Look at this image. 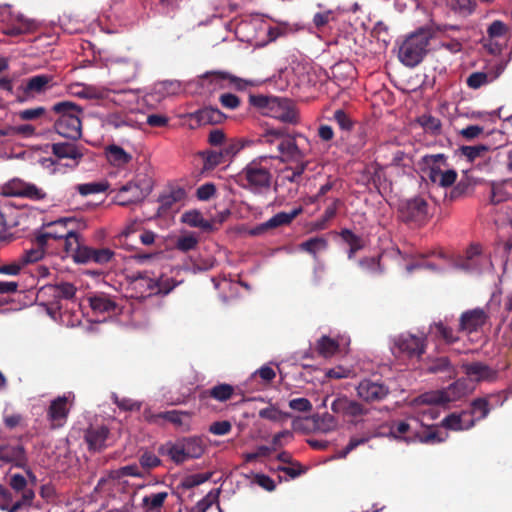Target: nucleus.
<instances>
[{"label":"nucleus","instance_id":"obj_6","mask_svg":"<svg viewBox=\"0 0 512 512\" xmlns=\"http://www.w3.org/2000/svg\"><path fill=\"white\" fill-rule=\"evenodd\" d=\"M390 434L394 439L406 443L438 444L444 441L438 431L430 427H422L417 422H394L390 428Z\"/></svg>","mask_w":512,"mask_h":512},{"label":"nucleus","instance_id":"obj_26","mask_svg":"<svg viewBox=\"0 0 512 512\" xmlns=\"http://www.w3.org/2000/svg\"><path fill=\"white\" fill-rule=\"evenodd\" d=\"M421 170L427 179L435 180L437 174L444 173L447 168V157L444 154H427L421 158Z\"/></svg>","mask_w":512,"mask_h":512},{"label":"nucleus","instance_id":"obj_36","mask_svg":"<svg viewBox=\"0 0 512 512\" xmlns=\"http://www.w3.org/2000/svg\"><path fill=\"white\" fill-rule=\"evenodd\" d=\"M106 157L110 165L116 168H123L132 161V155L124 151L121 146L109 145L106 148Z\"/></svg>","mask_w":512,"mask_h":512},{"label":"nucleus","instance_id":"obj_27","mask_svg":"<svg viewBox=\"0 0 512 512\" xmlns=\"http://www.w3.org/2000/svg\"><path fill=\"white\" fill-rule=\"evenodd\" d=\"M110 431L107 426H90L85 431L84 439L88 450L100 452L107 447V439Z\"/></svg>","mask_w":512,"mask_h":512},{"label":"nucleus","instance_id":"obj_63","mask_svg":"<svg viewBox=\"0 0 512 512\" xmlns=\"http://www.w3.org/2000/svg\"><path fill=\"white\" fill-rule=\"evenodd\" d=\"M140 467L145 471H150L160 466V458L150 451L143 452L139 457Z\"/></svg>","mask_w":512,"mask_h":512},{"label":"nucleus","instance_id":"obj_46","mask_svg":"<svg viewBox=\"0 0 512 512\" xmlns=\"http://www.w3.org/2000/svg\"><path fill=\"white\" fill-rule=\"evenodd\" d=\"M109 479L119 481L125 477L143 478L144 473L141 472L140 467L136 464H129L121 466L118 469L110 470Z\"/></svg>","mask_w":512,"mask_h":512},{"label":"nucleus","instance_id":"obj_9","mask_svg":"<svg viewBox=\"0 0 512 512\" xmlns=\"http://www.w3.org/2000/svg\"><path fill=\"white\" fill-rule=\"evenodd\" d=\"M471 391L465 378H460L445 389L425 392L419 396V403L427 405H443L460 401Z\"/></svg>","mask_w":512,"mask_h":512},{"label":"nucleus","instance_id":"obj_8","mask_svg":"<svg viewBox=\"0 0 512 512\" xmlns=\"http://www.w3.org/2000/svg\"><path fill=\"white\" fill-rule=\"evenodd\" d=\"M8 465L10 468L21 469L26 472L27 477L34 483L36 476L28 466L27 448L22 444V436L16 438L15 442H0V466Z\"/></svg>","mask_w":512,"mask_h":512},{"label":"nucleus","instance_id":"obj_34","mask_svg":"<svg viewBox=\"0 0 512 512\" xmlns=\"http://www.w3.org/2000/svg\"><path fill=\"white\" fill-rule=\"evenodd\" d=\"M88 304H90V308H92L93 312L98 314H112L116 311V303L110 296L104 293L90 296V298H88Z\"/></svg>","mask_w":512,"mask_h":512},{"label":"nucleus","instance_id":"obj_37","mask_svg":"<svg viewBox=\"0 0 512 512\" xmlns=\"http://www.w3.org/2000/svg\"><path fill=\"white\" fill-rule=\"evenodd\" d=\"M512 182L510 179L492 182L490 185V203L498 205L506 200H509L511 193L507 187H511Z\"/></svg>","mask_w":512,"mask_h":512},{"label":"nucleus","instance_id":"obj_55","mask_svg":"<svg viewBox=\"0 0 512 512\" xmlns=\"http://www.w3.org/2000/svg\"><path fill=\"white\" fill-rule=\"evenodd\" d=\"M211 477H212L211 472L195 473V474L187 475L186 478L182 479L181 487L186 490H191V489L209 481V479Z\"/></svg>","mask_w":512,"mask_h":512},{"label":"nucleus","instance_id":"obj_39","mask_svg":"<svg viewBox=\"0 0 512 512\" xmlns=\"http://www.w3.org/2000/svg\"><path fill=\"white\" fill-rule=\"evenodd\" d=\"M301 213H303V208L299 206L292 209L290 212L277 213L274 215V217H271L269 220L262 222V224H265L267 227L274 228L286 226L292 223V221L300 216Z\"/></svg>","mask_w":512,"mask_h":512},{"label":"nucleus","instance_id":"obj_29","mask_svg":"<svg viewBox=\"0 0 512 512\" xmlns=\"http://www.w3.org/2000/svg\"><path fill=\"white\" fill-rule=\"evenodd\" d=\"M43 292L51 295L55 302H59L61 300H73L75 293H77V288L70 282H59L46 285L43 288Z\"/></svg>","mask_w":512,"mask_h":512},{"label":"nucleus","instance_id":"obj_10","mask_svg":"<svg viewBox=\"0 0 512 512\" xmlns=\"http://www.w3.org/2000/svg\"><path fill=\"white\" fill-rule=\"evenodd\" d=\"M278 153H280L281 163L302 164L308 163L306 157L311 153V144L304 135L297 138H285L278 143Z\"/></svg>","mask_w":512,"mask_h":512},{"label":"nucleus","instance_id":"obj_18","mask_svg":"<svg viewBox=\"0 0 512 512\" xmlns=\"http://www.w3.org/2000/svg\"><path fill=\"white\" fill-rule=\"evenodd\" d=\"M203 80L207 81L214 89L235 88L237 91H243L254 83L250 80L241 79L232 74L222 71L206 72Z\"/></svg>","mask_w":512,"mask_h":512},{"label":"nucleus","instance_id":"obj_4","mask_svg":"<svg viewBox=\"0 0 512 512\" xmlns=\"http://www.w3.org/2000/svg\"><path fill=\"white\" fill-rule=\"evenodd\" d=\"M52 111L58 115L54 122L55 133L68 141H78L81 138L80 116L83 109L74 102L62 101L54 104Z\"/></svg>","mask_w":512,"mask_h":512},{"label":"nucleus","instance_id":"obj_12","mask_svg":"<svg viewBox=\"0 0 512 512\" xmlns=\"http://www.w3.org/2000/svg\"><path fill=\"white\" fill-rule=\"evenodd\" d=\"M63 253L73 257L74 262L78 264L95 263L105 265L113 260L114 252L110 248H93L87 245L74 246L73 249L62 247Z\"/></svg>","mask_w":512,"mask_h":512},{"label":"nucleus","instance_id":"obj_20","mask_svg":"<svg viewBox=\"0 0 512 512\" xmlns=\"http://www.w3.org/2000/svg\"><path fill=\"white\" fill-rule=\"evenodd\" d=\"M462 371L474 383H493L497 379V370L481 361L463 363Z\"/></svg>","mask_w":512,"mask_h":512},{"label":"nucleus","instance_id":"obj_2","mask_svg":"<svg viewBox=\"0 0 512 512\" xmlns=\"http://www.w3.org/2000/svg\"><path fill=\"white\" fill-rule=\"evenodd\" d=\"M271 175L267 165V157L260 156L248 162L241 172L237 173V184L253 195H264L270 190Z\"/></svg>","mask_w":512,"mask_h":512},{"label":"nucleus","instance_id":"obj_15","mask_svg":"<svg viewBox=\"0 0 512 512\" xmlns=\"http://www.w3.org/2000/svg\"><path fill=\"white\" fill-rule=\"evenodd\" d=\"M2 195L5 197L26 198L31 201H43L47 194L37 185L20 178H11L2 185Z\"/></svg>","mask_w":512,"mask_h":512},{"label":"nucleus","instance_id":"obj_21","mask_svg":"<svg viewBox=\"0 0 512 512\" xmlns=\"http://www.w3.org/2000/svg\"><path fill=\"white\" fill-rule=\"evenodd\" d=\"M332 411L336 415H341L344 418H349L352 422L361 416H365L369 413V410L365 408L357 400H350L347 396L338 397L332 402Z\"/></svg>","mask_w":512,"mask_h":512},{"label":"nucleus","instance_id":"obj_53","mask_svg":"<svg viewBox=\"0 0 512 512\" xmlns=\"http://www.w3.org/2000/svg\"><path fill=\"white\" fill-rule=\"evenodd\" d=\"M380 255L372 256V257H363L358 260V266H360L361 271L371 275H379L383 270L380 265Z\"/></svg>","mask_w":512,"mask_h":512},{"label":"nucleus","instance_id":"obj_45","mask_svg":"<svg viewBox=\"0 0 512 512\" xmlns=\"http://www.w3.org/2000/svg\"><path fill=\"white\" fill-rule=\"evenodd\" d=\"M427 372L430 374H447L451 376L455 374V368H453L448 357H436L427 365Z\"/></svg>","mask_w":512,"mask_h":512},{"label":"nucleus","instance_id":"obj_47","mask_svg":"<svg viewBox=\"0 0 512 512\" xmlns=\"http://www.w3.org/2000/svg\"><path fill=\"white\" fill-rule=\"evenodd\" d=\"M301 133H295L293 135L285 134V129H268L259 138L261 144L274 145L281 142L285 138H297Z\"/></svg>","mask_w":512,"mask_h":512},{"label":"nucleus","instance_id":"obj_28","mask_svg":"<svg viewBox=\"0 0 512 512\" xmlns=\"http://www.w3.org/2000/svg\"><path fill=\"white\" fill-rule=\"evenodd\" d=\"M190 119L194 120L198 126H206L218 125L226 119V116L220 110L209 106L192 113Z\"/></svg>","mask_w":512,"mask_h":512},{"label":"nucleus","instance_id":"obj_59","mask_svg":"<svg viewBox=\"0 0 512 512\" xmlns=\"http://www.w3.org/2000/svg\"><path fill=\"white\" fill-rule=\"evenodd\" d=\"M339 199L333 200L332 204L328 205L327 208H325L324 215H322L319 220L314 223V228L317 230H324L326 227V223L331 221L337 213V207H339Z\"/></svg>","mask_w":512,"mask_h":512},{"label":"nucleus","instance_id":"obj_64","mask_svg":"<svg viewBox=\"0 0 512 512\" xmlns=\"http://www.w3.org/2000/svg\"><path fill=\"white\" fill-rule=\"evenodd\" d=\"M2 421H4V427L7 430H14L15 428L25 427V418L18 413H5L4 417H2Z\"/></svg>","mask_w":512,"mask_h":512},{"label":"nucleus","instance_id":"obj_56","mask_svg":"<svg viewBox=\"0 0 512 512\" xmlns=\"http://www.w3.org/2000/svg\"><path fill=\"white\" fill-rule=\"evenodd\" d=\"M494 81H496L495 78L489 77L484 72H473L466 78V86L471 89H479Z\"/></svg>","mask_w":512,"mask_h":512},{"label":"nucleus","instance_id":"obj_19","mask_svg":"<svg viewBox=\"0 0 512 512\" xmlns=\"http://www.w3.org/2000/svg\"><path fill=\"white\" fill-rule=\"evenodd\" d=\"M367 145V129L361 127L354 131L341 132L339 146L344 148L347 155L359 156Z\"/></svg>","mask_w":512,"mask_h":512},{"label":"nucleus","instance_id":"obj_44","mask_svg":"<svg viewBox=\"0 0 512 512\" xmlns=\"http://www.w3.org/2000/svg\"><path fill=\"white\" fill-rule=\"evenodd\" d=\"M52 247V244H41L37 241H33V246L26 250L24 254L19 257L18 262L20 263H34L44 256L45 251Z\"/></svg>","mask_w":512,"mask_h":512},{"label":"nucleus","instance_id":"obj_62","mask_svg":"<svg viewBox=\"0 0 512 512\" xmlns=\"http://www.w3.org/2000/svg\"><path fill=\"white\" fill-rule=\"evenodd\" d=\"M418 122L424 130L432 133V135L441 133V121L432 115H423L419 117Z\"/></svg>","mask_w":512,"mask_h":512},{"label":"nucleus","instance_id":"obj_11","mask_svg":"<svg viewBox=\"0 0 512 512\" xmlns=\"http://www.w3.org/2000/svg\"><path fill=\"white\" fill-rule=\"evenodd\" d=\"M152 191V180L149 176L130 181L118 189L115 203L121 207H128L141 202Z\"/></svg>","mask_w":512,"mask_h":512},{"label":"nucleus","instance_id":"obj_60","mask_svg":"<svg viewBox=\"0 0 512 512\" xmlns=\"http://www.w3.org/2000/svg\"><path fill=\"white\" fill-rule=\"evenodd\" d=\"M488 146L486 145H474V146H462L460 152L465 156L466 160L473 162L474 160L484 156L488 153Z\"/></svg>","mask_w":512,"mask_h":512},{"label":"nucleus","instance_id":"obj_33","mask_svg":"<svg viewBox=\"0 0 512 512\" xmlns=\"http://www.w3.org/2000/svg\"><path fill=\"white\" fill-rule=\"evenodd\" d=\"M482 248L478 244H472L466 248L465 255L457 259L456 264L464 271H470L477 268L480 264V255Z\"/></svg>","mask_w":512,"mask_h":512},{"label":"nucleus","instance_id":"obj_51","mask_svg":"<svg viewBox=\"0 0 512 512\" xmlns=\"http://www.w3.org/2000/svg\"><path fill=\"white\" fill-rule=\"evenodd\" d=\"M493 406L489 404L488 398H477L471 401V410L468 416H475L476 420H483L488 416Z\"/></svg>","mask_w":512,"mask_h":512},{"label":"nucleus","instance_id":"obj_43","mask_svg":"<svg viewBox=\"0 0 512 512\" xmlns=\"http://www.w3.org/2000/svg\"><path fill=\"white\" fill-rule=\"evenodd\" d=\"M167 498L168 492L166 491L145 495L142 499L143 510L145 512H160Z\"/></svg>","mask_w":512,"mask_h":512},{"label":"nucleus","instance_id":"obj_57","mask_svg":"<svg viewBox=\"0 0 512 512\" xmlns=\"http://www.w3.org/2000/svg\"><path fill=\"white\" fill-rule=\"evenodd\" d=\"M106 125L114 129H120L132 126V120L123 113L113 112L106 116Z\"/></svg>","mask_w":512,"mask_h":512},{"label":"nucleus","instance_id":"obj_52","mask_svg":"<svg viewBox=\"0 0 512 512\" xmlns=\"http://www.w3.org/2000/svg\"><path fill=\"white\" fill-rule=\"evenodd\" d=\"M339 349V343L332 338L322 336L317 340L316 351L319 355L328 358L333 356Z\"/></svg>","mask_w":512,"mask_h":512},{"label":"nucleus","instance_id":"obj_23","mask_svg":"<svg viewBox=\"0 0 512 512\" xmlns=\"http://www.w3.org/2000/svg\"><path fill=\"white\" fill-rule=\"evenodd\" d=\"M488 321V313L481 308L467 310L460 314L459 332L472 334L478 332Z\"/></svg>","mask_w":512,"mask_h":512},{"label":"nucleus","instance_id":"obj_42","mask_svg":"<svg viewBox=\"0 0 512 512\" xmlns=\"http://www.w3.org/2000/svg\"><path fill=\"white\" fill-rule=\"evenodd\" d=\"M328 248V240L324 236L312 237L299 244V249L302 252L317 258V254L321 251H325Z\"/></svg>","mask_w":512,"mask_h":512},{"label":"nucleus","instance_id":"obj_14","mask_svg":"<svg viewBox=\"0 0 512 512\" xmlns=\"http://www.w3.org/2000/svg\"><path fill=\"white\" fill-rule=\"evenodd\" d=\"M355 391L358 399L367 404L381 403L391 394L389 386L380 378H363L358 382Z\"/></svg>","mask_w":512,"mask_h":512},{"label":"nucleus","instance_id":"obj_58","mask_svg":"<svg viewBox=\"0 0 512 512\" xmlns=\"http://www.w3.org/2000/svg\"><path fill=\"white\" fill-rule=\"evenodd\" d=\"M435 335L441 338V340L445 341L446 344H455L458 341V336L453 332L452 328L447 327L442 322H437L434 324Z\"/></svg>","mask_w":512,"mask_h":512},{"label":"nucleus","instance_id":"obj_13","mask_svg":"<svg viewBox=\"0 0 512 512\" xmlns=\"http://www.w3.org/2000/svg\"><path fill=\"white\" fill-rule=\"evenodd\" d=\"M427 201L420 196L405 199L399 203V219L408 225L421 227L427 222Z\"/></svg>","mask_w":512,"mask_h":512},{"label":"nucleus","instance_id":"obj_40","mask_svg":"<svg viewBox=\"0 0 512 512\" xmlns=\"http://www.w3.org/2000/svg\"><path fill=\"white\" fill-rule=\"evenodd\" d=\"M339 237L349 246V250H347V258H349V260L355 258L356 252L364 247V241L361 236L353 233L349 229H341V231H339Z\"/></svg>","mask_w":512,"mask_h":512},{"label":"nucleus","instance_id":"obj_35","mask_svg":"<svg viewBox=\"0 0 512 512\" xmlns=\"http://www.w3.org/2000/svg\"><path fill=\"white\" fill-rule=\"evenodd\" d=\"M232 395H234V387L223 383L215 385L208 390H203L200 394V398L201 400L211 398L219 402H225L231 399Z\"/></svg>","mask_w":512,"mask_h":512},{"label":"nucleus","instance_id":"obj_24","mask_svg":"<svg viewBox=\"0 0 512 512\" xmlns=\"http://www.w3.org/2000/svg\"><path fill=\"white\" fill-rule=\"evenodd\" d=\"M85 148L82 145H78L75 141H65L51 144V153L58 160L68 159L72 160L73 168L77 167L83 158V152Z\"/></svg>","mask_w":512,"mask_h":512},{"label":"nucleus","instance_id":"obj_7","mask_svg":"<svg viewBox=\"0 0 512 512\" xmlns=\"http://www.w3.org/2000/svg\"><path fill=\"white\" fill-rule=\"evenodd\" d=\"M160 455H167L176 464L188 459H197L204 454V443L200 436H189L175 443H167L159 448Z\"/></svg>","mask_w":512,"mask_h":512},{"label":"nucleus","instance_id":"obj_17","mask_svg":"<svg viewBox=\"0 0 512 512\" xmlns=\"http://www.w3.org/2000/svg\"><path fill=\"white\" fill-rule=\"evenodd\" d=\"M8 487L11 491L19 493V499L13 504L11 512L21 511L23 508H29L33 504L34 491L28 486L27 478L21 473H13L8 477Z\"/></svg>","mask_w":512,"mask_h":512},{"label":"nucleus","instance_id":"obj_49","mask_svg":"<svg viewBox=\"0 0 512 512\" xmlns=\"http://www.w3.org/2000/svg\"><path fill=\"white\" fill-rule=\"evenodd\" d=\"M448 6L459 16L468 17L474 13L477 3L475 0H448Z\"/></svg>","mask_w":512,"mask_h":512},{"label":"nucleus","instance_id":"obj_22","mask_svg":"<svg viewBox=\"0 0 512 512\" xmlns=\"http://www.w3.org/2000/svg\"><path fill=\"white\" fill-rule=\"evenodd\" d=\"M394 347L408 358H419L425 352V338L412 334H401L394 340Z\"/></svg>","mask_w":512,"mask_h":512},{"label":"nucleus","instance_id":"obj_54","mask_svg":"<svg viewBox=\"0 0 512 512\" xmlns=\"http://www.w3.org/2000/svg\"><path fill=\"white\" fill-rule=\"evenodd\" d=\"M247 143H248V141H246V140L233 138V139L226 141V143L220 145V146H222V148H220V150L217 151V153H221L226 156L234 157L240 151H242V149L245 147V145Z\"/></svg>","mask_w":512,"mask_h":512},{"label":"nucleus","instance_id":"obj_1","mask_svg":"<svg viewBox=\"0 0 512 512\" xmlns=\"http://www.w3.org/2000/svg\"><path fill=\"white\" fill-rule=\"evenodd\" d=\"M85 227V223L73 217L59 218L41 226L35 235V241L41 244L56 243L55 249L68 247L73 249L80 244L78 231Z\"/></svg>","mask_w":512,"mask_h":512},{"label":"nucleus","instance_id":"obj_16","mask_svg":"<svg viewBox=\"0 0 512 512\" xmlns=\"http://www.w3.org/2000/svg\"><path fill=\"white\" fill-rule=\"evenodd\" d=\"M52 81L53 76L51 74L31 76L16 90V99L19 103H24L37 95H42L52 88Z\"/></svg>","mask_w":512,"mask_h":512},{"label":"nucleus","instance_id":"obj_61","mask_svg":"<svg viewBox=\"0 0 512 512\" xmlns=\"http://www.w3.org/2000/svg\"><path fill=\"white\" fill-rule=\"evenodd\" d=\"M430 183L436 184L441 188L451 187L452 184L457 181V171L453 169H445V172L442 174H437L435 176V180H429Z\"/></svg>","mask_w":512,"mask_h":512},{"label":"nucleus","instance_id":"obj_50","mask_svg":"<svg viewBox=\"0 0 512 512\" xmlns=\"http://www.w3.org/2000/svg\"><path fill=\"white\" fill-rule=\"evenodd\" d=\"M76 96L87 100H105L108 98V90L93 85H82Z\"/></svg>","mask_w":512,"mask_h":512},{"label":"nucleus","instance_id":"obj_25","mask_svg":"<svg viewBox=\"0 0 512 512\" xmlns=\"http://www.w3.org/2000/svg\"><path fill=\"white\" fill-rule=\"evenodd\" d=\"M69 415V407L67 406V397L58 396L51 401L48 408V420L51 421L52 429L63 427Z\"/></svg>","mask_w":512,"mask_h":512},{"label":"nucleus","instance_id":"obj_3","mask_svg":"<svg viewBox=\"0 0 512 512\" xmlns=\"http://www.w3.org/2000/svg\"><path fill=\"white\" fill-rule=\"evenodd\" d=\"M250 105L259 109L262 114L278 119L289 125H296L300 121L295 104L288 98L275 96L252 95L248 97Z\"/></svg>","mask_w":512,"mask_h":512},{"label":"nucleus","instance_id":"obj_32","mask_svg":"<svg viewBox=\"0 0 512 512\" xmlns=\"http://www.w3.org/2000/svg\"><path fill=\"white\" fill-rule=\"evenodd\" d=\"M474 420L473 418H469L465 412L461 414L452 413L441 420V426L454 431L469 430L474 426Z\"/></svg>","mask_w":512,"mask_h":512},{"label":"nucleus","instance_id":"obj_38","mask_svg":"<svg viewBox=\"0 0 512 512\" xmlns=\"http://www.w3.org/2000/svg\"><path fill=\"white\" fill-rule=\"evenodd\" d=\"M333 121L338 125L341 133L355 131L356 129L362 128L367 129V126L361 122L354 121L350 115L344 110L338 109L333 113Z\"/></svg>","mask_w":512,"mask_h":512},{"label":"nucleus","instance_id":"obj_48","mask_svg":"<svg viewBox=\"0 0 512 512\" xmlns=\"http://www.w3.org/2000/svg\"><path fill=\"white\" fill-rule=\"evenodd\" d=\"M182 223L189 227L199 228L203 231H208L212 228L209 220L202 217L198 211H190L182 214Z\"/></svg>","mask_w":512,"mask_h":512},{"label":"nucleus","instance_id":"obj_30","mask_svg":"<svg viewBox=\"0 0 512 512\" xmlns=\"http://www.w3.org/2000/svg\"><path fill=\"white\" fill-rule=\"evenodd\" d=\"M131 285L139 291L140 297L151 296L154 293L157 282L147 275L146 271H138L131 276Z\"/></svg>","mask_w":512,"mask_h":512},{"label":"nucleus","instance_id":"obj_31","mask_svg":"<svg viewBox=\"0 0 512 512\" xmlns=\"http://www.w3.org/2000/svg\"><path fill=\"white\" fill-rule=\"evenodd\" d=\"M36 31V22L34 20L18 16L16 22L4 29V35L8 37H18L21 35H29Z\"/></svg>","mask_w":512,"mask_h":512},{"label":"nucleus","instance_id":"obj_41","mask_svg":"<svg viewBox=\"0 0 512 512\" xmlns=\"http://www.w3.org/2000/svg\"><path fill=\"white\" fill-rule=\"evenodd\" d=\"M200 157L203 159L204 170L215 169V167L224 164L225 162L234 158L231 155H223L220 152H216V150H204L200 152Z\"/></svg>","mask_w":512,"mask_h":512},{"label":"nucleus","instance_id":"obj_5","mask_svg":"<svg viewBox=\"0 0 512 512\" xmlns=\"http://www.w3.org/2000/svg\"><path fill=\"white\" fill-rule=\"evenodd\" d=\"M433 38L430 27H420L408 34L399 46L398 58L406 67L414 68L422 62Z\"/></svg>","mask_w":512,"mask_h":512}]
</instances>
